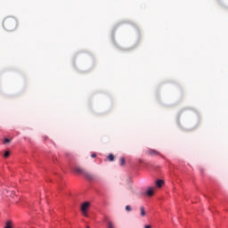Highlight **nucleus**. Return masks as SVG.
<instances>
[{"instance_id": "1", "label": "nucleus", "mask_w": 228, "mask_h": 228, "mask_svg": "<svg viewBox=\"0 0 228 228\" xmlns=\"http://www.w3.org/2000/svg\"><path fill=\"white\" fill-rule=\"evenodd\" d=\"M19 26V21L14 17L9 16L3 21L4 29L6 31H15Z\"/></svg>"}, {"instance_id": "3", "label": "nucleus", "mask_w": 228, "mask_h": 228, "mask_svg": "<svg viewBox=\"0 0 228 228\" xmlns=\"http://www.w3.org/2000/svg\"><path fill=\"white\" fill-rule=\"evenodd\" d=\"M83 175H84V177H86V179H87V181H94V175H92L88 171H85Z\"/></svg>"}, {"instance_id": "9", "label": "nucleus", "mask_w": 228, "mask_h": 228, "mask_svg": "<svg viewBox=\"0 0 228 228\" xmlns=\"http://www.w3.org/2000/svg\"><path fill=\"white\" fill-rule=\"evenodd\" d=\"M140 210H141V216H145V215H146L145 208L141 207Z\"/></svg>"}, {"instance_id": "8", "label": "nucleus", "mask_w": 228, "mask_h": 228, "mask_svg": "<svg viewBox=\"0 0 228 228\" xmlns=\"http://www.w3.org/2000/svg\"><path fill=\"white\" fill-rule=\"evenodd\" d=\"M4 228H13V223L12 221H7Z\"/></svg>"}, {"instance_id": "18", "label": "nucleus", "mask_w": 228, "mask_h": 228, "mask_svg": "<svg viewBox=\"0 0 228 228\" xmlns=\"http://www.w3.org/2000/svg\"><path fill=\"white\" fill-rule=\"evenodd\" d=\"M144 228H152L151 225H145Z\"/></svg>"}, {"instance_id": "13", "label": "nucleus", "mask_w": 228, "mask_h": 228, "mask_svg": "<svg viewBox=\"0 0 228 228\" xmlns=\"http://www.w3.org/2000/svg\"><path fill=\"white\" fill-rule=\"evenodd\" d=\"M108 228H115L112 222H109Z\"/></svg>"}, {"instance_id": "6", "label": "nucleus", "mask_w": 228, "mask_h": 228, "mask_svg": "<svg viewBox=\"0 0 228 228\" xmlns=\"http://www.w3.org/2000/svg\"><path fill=\"white\" fill-rule=\"evenodd\" d=\"M75 172H77V174H82V175L85 174L86 170L83 169L82 167H76L74 168Z\"/></svg>"}, {"instance_id": "7", "label": "nucleus", "mask_w": 228, "mask_h": 228, "mask_svg": "<svg viewBox=\"0 0 228 228\" xmlns=\"http://www.w3.org/2000/svg\"><path fill=\"white\" fill-rule=\"evenodd\" d=\"M155 184H156L157 188H162L163 184H165V181H163V180H157L155 182Z\"/></svg>"}, {"instance_id": "14", "label": "nucleus", "mask_w": 228, "mask_h": 228, "mask_svg": "<svg viewBox=\"0 0 228 228\" xmlns=\"http://www.w3.org/2000/svg\"><path fill=\"white\" fill-rule=\"evenodd\" d=\"M10 142H12V140L8 139V138H5L4 139V143H10Z\"/></svg>"}, {"instance_id": "15", "label": "nucleus", "mask_w": 228, "mask_h": 228, "mask_svg": "<svg viewBox=\"0 0 228 228\" xmlns=\"http://www.w3.org/2000/svg\"><path fill=\"white\" fill-rule=\"evenodd\" d=\"M131 209H132V208H131V206L127 205V206L126 207V211H131Z\"/></svg>"}, {"instance_id": "16", "label": "nucleus", "mask_w": 228, "mask_h": 228, "mask_svg": "<svg viewBox=\"0 0 228 228\" xmlns=\"http://www.w3.org/2000/svg\"><path fill=\"white\" fill-rule=\"evenodd\" d=\"M84 216H88L87 211H82Z\"/></svg>"}, {"instance_id": "10", "label": "nucleus", "mask_w": 228, "mask_h": 228, "mask_svg": "<svg viewBox=\"0 0 228 228\" xmlns=\"http://www.w3.org/2000/svg\"><path fill=\"white\" fill-rule=\"evenodd\" d=\"M108 159L109 161H115V156L113 154H109Z\"/></svg>"}, {"instance_id": "17", "label": "nucleus", "mask_w": 228, "mask_h": 228, "mask_svg": "<svg viewBox=\"0 0 228 228\" xmlns=\"http://www.w3.org/2000/svg\"><path fill=\"white\" fill-rule=\"evenodd\" d=\"M91 158H97V154L96 153L91 154Z\"/></svg>"}, {"instance_id": "5", "label": "nucleus", "mask_w": 228, "mask_h": 228, "mask_svg": "<svg viewBox=\"0 0 228 228\" xmlns=\"http://www.w3.org/2000/svg\"><path fill=\"white\" fill-rule=\"evenodd\" d=\"M89 208H90V202L88 201L84 202L81 206V211H88Z\"/></svg>"}, {"instance_id": "11", "label": "nucleus", "mask_w": 228, "mask_h": 228, "mask_svg": "<svg viewBox=\"0 0 228 228\" xmlns=\"http://www.w3.org/2000/svg\"><path fill=\"white\" fill-rule=\"evenodd\" d=\"M120 162H121V167H123V165H126V159L121 158Z\"/></svg>"}, {"instance_id": "2", "label": "nucleus", "mask_w": 228, "mask_h": 228, "mask_svg": "<svg viewBox=\"0 0 228 228\" xmlns=\"http://www.w3.org/2000/svg\"><path fill=\"white\" fill-rule=\"evenodd\" d=\"M146 154H148V156H159V151L152 149H148L146 151Z\"/></svg>"}, {"instance_id": "4", "label": "nucleus", "mask_w": 228, "mask_h": 228, "mask_svg": "<svg viewBox=\"0 0 228 228\" xmlns=\"http://www.w3.org/2000/svg\"><path fill=\"white\" fill-rule=\"evenodd\" d=\"M156 189L154 187H149L147 190H146V192L145 194L148 196V197H152V195H154V191Z\"/></svg>"}, {"instance_id": "12", "label": "nucleus", "mask_w": 228, "mask_h": 228, "mask_svg": "<svg viewBox=\"0 0 228 228\" xmlns=\"http://www.w3.org/2000/svg\"><path fill=\"white\" fill-rule=\"evenodd\" d=\"M10 156V151H5L4 154V158H9Z\"/></svg>"}]
</instances>
